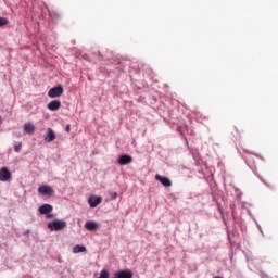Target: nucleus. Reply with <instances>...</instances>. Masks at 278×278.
Returning a JSON list of instances; mask_svg holds the SVG:
<instances>
[{"label": "nucleus", "instance_id": "nucleus-15", "mask_svg": "<svg viewBox=\"0 0 278 278\" xmlns=\"http://www.w3.org/2000/svg\"><path fill=\"white\" fill-rule=\"evenodd\" d=\"M22 148H23V143L18 142L17 144L14 146V151L16 153H20Z\"/></svg>", "mask_w": 278, "mask_h": 278}, {"label": "nucleus", "instance_id": "nucleus-2", "mask_svg": "<svg viewBox=\"0 0 278 278\" xmlns=\"http://www.w3.org/2000/svg\"><path fill=\"white\" fill-rule=\"evenodd\" d=\"M62 94H64V87H62V85H58L48 91L50 99H58V97H62Z\"/></svg>", "mask_w": 278, "mask_h": 278}, {"label": "nucleus", "instance_id": "nucleus-12", "mask_svg": "<svg viewBox=\"0 0 278 278\" xmlns=\"http://www.w3.org/2000/svg\"><path fill=\"white\" fill-rule=\"evenodd\" d=\"M40 214H49L53 212V206L51 204H43L39 207Z\"/></svg>", "mask_w": 278, "mask_h": 278}, {"label": "nucleus", "instance_id": "nucleus-8", "mask_svg": "<svg viewBox=\"0 0 278 278\" xmlns=\"http://www.w3.org/2000/svg\"><path fill=\"white\" fill-rule=\"evenodd\" d=\"M47 108L51 112H58V110L62 108V102H60V100H52L50 103H48Z\"/></svg>", "mask_w": 278, "mask_h": 278}, {"label": "nucleus", "instance_id": "nucleus-7", "mask_svg": "<svg viewBox=\"0 0 278 278\" xmlns=\"http://www.w3.org/2000/svg\"><path fill=\"white\" fill-rule=\"evenodd\" d=\"M155 179L156 181H160V184H162V186H164L165 188H170L173 186V182L170 181V179L163 177L161 175H155Z\"/></svg>", "mask_w": 278, "mask_h": 278}, {"label": "nucleus", "instance_id": "nucleus-11", "mask_svg": "<svg viewBox=\"0 0 278 278\" xmlns=\"http://www.w3.org/2000/svg\"><path fill=\"white\" fill-rule=\"evenodd\" d=\"M45 140L46 142H53V140H55V132L53 131V129L48 128Z\"/></svg>", "mask_w": 278, "mask_h": 278}, {"label": "nucleus", "instance_id": "nucleus-1", "mask_svg": "<svg viewBox=\"0 0 278 278\" xmlns=\"http://www.w3.org/2000/svg\"><path fill=\"white\" fill-rule=\"evenodd\" d=\"M66 227L67 224L64 219H55L53 222L48 223V229H50V231H64Z\"/></svg>", "mask_w": 278, "mask_h": 278}, {"label": "nucleus", "instance_id": "nucleus-21", "mask_svg": "<svg viewBox=\"0 0 278 278\" xmlns=\"http://www.w3.org/2000/svg\"><path fill=\"white\" fill-rule=\"evenodd\" d=\"M48 218H51V215H48Z\"/></svg>", "mask_w": 278, "mask_h": 278}, {"label": "nucleus", "instance_id": "nucleus-5", "mask_svg": "<svg viewBox=\"0 0 278 278\" xmlns=\"http://www.w3.org/2000/svg\"><path fill=\"white\" fill-rule=\"evenodd\" d=\"M101 201H103L101 197L90 195L88 198V203L90 207H97L98 205H101Z\"/></svg>", "mask_w": 278, "mask_h": 278}, {"label": "nucleus", "instance_id": "nucleus-16", "mask_svg": "<svg viewBox=\"0 0 278 278\" xmlns=\"http://www.w3.org/2000/svg\"><path fill=\"white\" fill-rule=\"evenodd\" d=\"M5 25H8V18L0 17V27H5Z\"/></svg>", "mask_w": 278, "mask_h": 278}, {"label": "nucleus", "instance_id": "nucleus-18", "mask_svg": "<svg viewBox=\"0 0 278 278\" xmlns=\"http://www.w3.org/2000/svg\"><path fill=\"white\" fill-rule=\"evenodd\" d=\"M65 131H67V134L71 131V125H67V126L65 127Z\"/></svg>", "mask_w": 278, "mask_h": 278}, {"label": "nucleus", "instance_id": "nucleus-3", "mask_svg": "<svg viewBox=\"0 0 278 278\" xmlns=\"http://www.w3.org/2000/svg\"><path fill=\"white\" fill-rule=\"evenodd\" d=\"M12 179V173L8 167L0 168V181H10Z\"/></svg>", "mask_w": 278, "mask_h": 278}, {"label": "nucleus", "instance_id": "nucleus-10", "mask_svg": "<svg viewBox=\"0 0 278 278\" xmlns=\"http://www.w3.org/2000/svg\"><path fill=\"white\" fill-rule=\"evenodd\" d=\"M85 229H87V231H97V229H99V223L94 220H88L85 224Z\"/></svg>", "mask_w": 278, "mask_h": 278}, {"label": "nucleus", "instance_id": "nucleus-6", "mask_svg": "<svg viewBox=\"0 0 278 278\" xmlns=\"http://www.w3.org/2000/svg\"><path fill=\"white\" fill-rule=\"evenodd\" d=\"M113 278H134L131 270H119L114 273Z\"/></svg>", "mask_w": 278, "mask_h": 278}, {"label": "nucleus", "instance_id": "nucleus-13", "mask_svg": "<svg viewBox=\"0 0 278 278\" xmlns=\"http://www.w3.org/2000/svg\"><path fill=\"white\" fill-rule=\"evenodd\" d=\"M24 131L26 134L31 135V134H34V131H36V126H34V124H31V123H26V124H24Z\"/></svg>", "mask_w": 278, "mask_h": 278}, {"label": "nucleus", "instance_id": "nucleus-19", "mask_svg": "<svg viewBox=\"0 0 278 278\" xmlns=\"http://www.w3.org/2000/svg\"><path fill=\"white\" fill-rule=\"evenodd\" d=\"M58 262H62V258H58Z\"/></svg>", "mask_w": 278, "mask_h": 278}, {"label": "nucleus", "instance_id": "nucleus-20", "mask_svg": "<svg viewBox=\"0 0 278 278\" xmlns=\"http://www.w3.org/2000/svg\"><path fill=\"white\" fill-rule=\"evenodd\" d=\"M214 278H223V277H220V276H216V277H214Z\"/></svg>", "mask_w": 278, "mask_h": 278}, {"label": "nucleus", "instance_id": "nucleus-14", "mask_svg": "<svg viewBox=\"0 0 278 278\" xmlns=\"http://www.w3.org/2000/svg\"><path fill=\"white\" fill-rule=\"evenodd\" d=\"M86 247L85 245H75L73 248V253H85Z\"/></svg>", "mask_w": 278, "mask_h": 278}, {"label": "nucleus", "instance_id": "nucleus-4", "mask_svg": "<svg viewBox=\"0 0 278 278\" xmlns=\"http://www.w3.org/2000/svg\"><path fill=\"white\" fill-rule=\"evenodd\" d=\"M134 162V157L127 154H123L118 159L119 166H127V164H131Z\"/></svg>", "mask_w": 278, "mask_h": 278}, {"label": "nucleus", "instance_id": "nucleus-9", "mask_svg": "<svg viewBox=\"0 0 278 278\" xmlns=\"http://www.w3.org/2000/svg\"><path fill=\"white\" fill-rule=\"evenodd\" d=\"M38 192L40 194H46L48 197H51V194H53L55 191L51 188V186H40L38 188Z\"/></svg>", "mask_w": 278, "mask_h": 278}, {"label": "nucleus", "instance_id": "nucleus-17", "mask_svg": "<svg viewBox=\"0 0 278 278\" xmlns=\"http://www.w3.org/2000/svg\"><path fill=\"white\" fill-rule=\"evenodd\" d=\"M110 197H111L112 200H114V199H116V197H118V193H116V192H111V193H110Z\"/></svg>", "mask_w": 278, "mask_h": 278}]
</instances>
